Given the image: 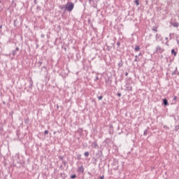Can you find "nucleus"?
<instances>
[{"label":"nucleus","instance_id":"473e14b6","mask_svg":"<svg viewBox=\"0 0 179 179\" xmlns=\"http://www.w3.org/2000/svg\"><path fill=\"white\" fill-rule=\"evenodd\" d=\"M117 95L119 97H120L122 96L121 93H118Z\"/></svg>","mask_w":179,"mask_h":179},{"label":"nucleus","instance_id":"1a4fd4ad","mask_svg":"<svg viewBox=\"0 0 179 179\" xmlns=\"http://www.w3.org/2000/svg\"><path fill=\"white\" fill-rule=\"evenodd\" d=\"M134 50H135V52L140 51V47L138 45H136Z\"/></svg>","mask_w":179,"mask_h":179},{"label":"nucleus","instance_id":"6ab92c4d","mask_svg":"<svg viewBox=\"0 0 179 179\" xmlns=\"http://www.w3.org/2000/svg\"><path fill=\"white\" fill-rule=\"evenodd\" d=\"M135 3H136L137 6H138V5H139V1H138V0H136V1H135Z\"/></svg>","mask_w":179,"mask_h":179},{"label":"nucleus","instance_id":"ddd939ff","mask_svg":"<svg viewBox=\"0 0 179 179\" xmlns=\"http://www.w3.org/2000/svg\"><path fill=\"white\" fill-rule=\"evenodd\" d=\"M152 31H155V32H157V27H154L152 28Z\"/></svg>","mask_w":179,"mask_h":179},{"label":"nucleus","instance_id":"6e6552de","mask_svg":"<svg viewBox=\"0 0 179 179\" xmlns=\"http://www.w3.org/2000/svg\"><path fill=\"white\" fill-rule=\"evenodd\" d=\"M172 26H174V27H178L179 23H178V22H173V23H172Z\"/></svg>","mask_w":179,"mask_h":179},{"label":"nucleus","instance_id":"f257e3e1","mask_svg":"<svg viewBox=\"0 0 179 179\" xmlns=\"http://www.w3.org/2000/svg\"><path fill=\"white\" fill-rule=\"evenodd\" d=\"M73 8H74V4L72 2H68L66 5V9H67L69 12H72Z\"/></svg>","mask_w":179,"mask_h":179},{"label":"nucleus","instance_id":"a18cd8bd","mask_svg":"<svg viewBox=\"0 0 179 179\" xmlns=\"http://www.w3.org/2000/svg\"><path fill=\"white\" fill-rule=\"evenodd\" d=\"M0 3H1V0H0Z\"/></svg>","mask_w":179,"mask_h":179},{"label":"nucleus","instance_id":"7ed1b4c3","mask_svg":"<svg viewBox=\"0 0 179 179\" xmlns=\"http://www.w3.org/2000/svg\"><path fill=\"white\" fill-rule=\"evenodd\" d=\"M157 52L159 54H162L163 53V52L164 51V48H162L160 45H157V50H156Z\"/></svg>","mask_w":179,"mask_h":179},{"label":"nucleus","instance_id":"a19ab883","mask_svg":"<svg viewBox=\"0 0 179 179\" xmlns=\"http://www.w3.org/2000/svg\"><path fill=\"white\" fill-rule=\"evenodd\" d=\"M43 69L46 70V67L45 66L42 67V69Z\"/></svg>","mask_w":179,"mask_h":179},{"label":"nucleus","instance_id":"b1692460","mask_svg":"<svg viewBox=\"0 0 179 179\" xmlns=\"http://www.w3.org/2000/svg\"><path fill=\"white\" fill-rule=\"evenodd\" d=\"M127 89H128L129 91H132V87H131V86L127 87Z\"/></svg>","mask_w":179,"mask_h":179},{"label":"nucleus","instance_id":"a211bd4d","mask_svg":"<svg viewBox=\"0 0 179 179\" xmlns=\"http://www.w3.org/2000/svg\"><path fill=\"white\" fill-rule=\"evenodd\" d=\"M122 65H123V64L122 62L118 64V66L120 68H121L122 66Z\"/></svg>","mask_w":179,"mask_h":179},{"label":"nucleus","instance_id":"2eb2a0df","mask_svg":"<svg viewBox=\"0 0 179 179\" xmlns=\"http://www.w3.org/2000/svg\"><path fill=\"white\" fill-rule=\"evenodd\" d=\"M179 130V125L176 126L175 131H178Z\"/></svg>","mask_w":179,"mask_h":179},{"label":"nucleus","instance_id":"4be33fe9","mask_svg":"<svg viewBox=\"0 0 179 179\" xmlns=\"http://www.w3.org/2000/svg\"><path fill=\"white\" fill-rule=\"evenodd\" d=\"M77 158H78V160H80L81 159V155H78Z\"/></svg>","mask_w":179,"mask_h":179},{"label":"nucleus","instance_id":"f3484780","mask_svg":"<svg viewBox=\"0 0 179 179\" xmlns=\"http://www.w3.org/2000/svg\"><path fill=\"white\" fill-rule=\"evenodd\" d=\"M16 54H17L16 51L13 50V52H12L13 56H15Z\"/></svg>","mask_w":179,"mask_h":179},{"label":"nucleus","instance_id":"20e7f679","mask_svg":"<svg viewBox=\"0 0 179 179\" xmlns=\"http://www.w3.org/2000/svg\"><path fill=\"white\" fill-rule=\"evenodd\" d=\"M156 41H162L163 37L160 34H157L156 35Z\"/></svg>","mask_w":179,"mask_h":179},{"label":"nucleus","instance_id":"a878e982","mask_svg":"<svg viewBox=\"0 0 179 179\" xmlns=\"http://www.w3.org/2000/svg\"><path fill=\"white\" fill-rule=\"evenodd\" d=\"M143 135H144V136H147V130H146V129L145 130V131H144V133H143Z\"/></svg>","mask_w":179,"mask_h":179},{"label":"nucleus","instance_id":"c85d7f7f","mask_svg":"<svg viewBox=\"0 0 179 179\" xmlns=\"http://www.w3.org/2000/svg\"><path fill=\"white\" fill-rule=\"evenodd\" d=\"M164 129H169V127H168V126H167V125H164Z\"/></svg>","mask_w":179,"mask_h":179},{"label":"nucleus","instance_id":"4468645a","mask_svg":"<svg viewBox=\"0 0 179 179\" xmlns=\"http://www.w3.org/2000/svg\"><path fill=\"white\" fill-rule=\"evenodd\" d=\"M135 57H136V59H135L134 62H139V60L138 59V55H136Z\"/></svg>","mask_w":179,"mask_h":179},{"label":"nucleus","instance_id":"39448f33","mask_svg":"<svg viewBox=\"0 0 179 179\" xmlns=\"http://www.w3.org/2000/svg\"><path fill=\"white\" fill-rule=\"evenodd\" d=\"M78 172L81 173H84V167L83 165L78 167Z\"/></svg>","mask_w":179,"mask_h":179},{"label":"nucleus","instance_id":"aec40b11","mask_svg":"<svg viewBox=\"0 0 179 179\" xmlns=\"http://www.w3.org/2000/svg\"><path fill=\"white\" fill-rule=\"evenodd\" d=\"M93 144H94V148H96L98 146V144L96 142H94Z\"/></svg>","mask_w":179,"mask_h":179},{"label":"nucleus","instance_id":"c9c22d12","mask_svg":"<svg viewBox=\"0 0 179 179\" xmlns=\"http://www.w3.org/2000/svg\"><path fill=\"white\" fill-rule=\"evenodd\" d=\"M165 40L168 42L169 38H168V37H166V38H165Z\"/></svg>","mask_w":179,"mask_h":179},{"label":"nucleus","instance_id":"dca6fc26","mask_svg":"<svg viewBox=\"0 0 179 179\" xmlns=\"http://www.w3.org/2000/svg\"><path fill=\"white\" fill-rule=\"evenodd\" d=\"M71 178L72 179H76V174L71 175Z\"/></svg>","mask_w":179,"mask_h":179},{"label":"nucleus","instance_id":"9b49d317","mask_svg":"<svg viewBox=\"0 0 179 179\" xmlns=\"http://www.w3.org/2000/svg\"><path fill=\"white\" fill-rule=\"evenodd\" d=\"M84 155H85L86 157H88V156L90 155V152H89L88 151L85 152Z\"/></svg>","mask_w":179,"mask_h":179},{"label":"nucleus","instance_id":"72a5a7b5","mask_svg":"<svg viewBox=\"0 0 179 179\" xmlns=\"http://www.w3.org/2000/svg\"><path fill=\"white\" fill-rule=\"evenodd\" d=\"M174 101H176L177 100V96H174V99H173Z\"/></svg>","mask_w":179,"mask_h":179},{"label":"nucleus","instance_id":"9d476101","mask_svg":"<svg viewBox=\"0 0 179 179\" xmlns=\"http://www.w3.org/2000/svg\"><path fill=\"white\" fill-rule=\"evenodd\" d=\"M171 53H172V55H174L175 57H176L177 52L175 51L174 49H173V50H171Z\"/></svg>","mask_w":179,"mask_h":179},{"label":"nucleus","instance_id":"c03bdc74","mask_svg":"<svg viewBox=\"0 0 179 179\" xmlns=\"http://www.w3.org/2000/svg\"><path fill=\"white\" fill-rule=\"evenodd\" d=\"M178 75L179 76V73H178Z\"/></svg>","mask_w":179,"mask_h":179},{"label":"nucleus","instance_id":"2f4dec72","mask_svg":"<svg viewBox=\"0 0 179 179\" xmlns=\"http://www.w3.org/2000/svg\"><path fill=\"white\" fill-rule=\"evenodd\" d=\"M172 75L174 76V75H176V71H174L172 73Z\"/></svg>","mask_w":179,"mask_h":179},{"label":"nucleus","instance_id":"f704fd0d","mask_svg":"<svg viewBox=\"0 0 179 179\" xmlns=\"http://www.w3.org/2000/svg\"><path fill=\"white\" fill-rule=\"evenodd\" d=\"M100 179H104V176H101Z\"/></svg>","mask_w":179,"mask_h":179},{"label":"nucleus","instance_id":"58836bf2","mask_svg":"<svg viewBox=\"0 0 179 179\" xmlns=\"http://www.w3.org/2000/svg\"><path fill=\"white\" fill-rule=\"evenodd\" d=\"M166 45L169 46V44L168 43V41H166Z\"/></svg>","mask_w":179,"mask_h":179},{"label":"nucleus","instance_id":"5701e85b","mask_svg":"<svg viewBox=\"0 0 179 179\" xmlns=\"http://www.w3.org/2000/svg\"><path fill=\"white\" fill-rule=\"evenodd\" d=\"M66 163H67L66 161H65V160H63V161H62V164H63L64 166L66 164Z\"/></svg>","mask_w":179,"mask_h":179},{"label":"nucleus","instance_id":"393cba45","mask_svg":"<svg viewBox=\"0 0 179 179\" xmlns=\"http://www.w3.org/2000/svg\"><path fill=\"white\" fill-rule=\"evenodd\" d=\"M102 99H103V96H99V101L102 100Z\"/></svg>","mask_w":179,"mask_h":179},{"label":"nucleus","instance_id":"f8f14e48","mask_svg":"<svg viewBox=\"0 0 179 179\" xmlns=\"http://www.w3.org/2000/svg\"><path fill=\"white\" fill-rule=\"evenodd\" d=\"M29 84H30L29 88L31 89V87H32V85H33V81H32L31 79L30 81H29Z\"/></svg>","mask_w":179,"mask_h":179},{"label":"nucleus","instance_id":"423d86ee","mask_svg":"<svg viewBox=\"0 0 179 179\" xmlns=\"http://www.w3.org/2000/svg\"><path fill=\"white\" fill-rule=\"evenodd\" d=\"M163 103H164V105L165 106H169V101H168V100H167L166 99H164L163 100Z\"/></svg>","mask_w":179,"mask_h":179},{"label":"nucleus","instance_id":"37998d69","mask_svg":"<svg viewBox=\"0 0 179 179\" xmlns=\"http://www.w3.org/2000/svg\"><path fill=\"white\" fill-rule=\"evenodd\" d=\"M96 80H99L98 76H96Z\"/></svg>","mask_w":179,"mask_h":179},{"label":"nucleus","instance_id":"7c9ffc66","mask_svg":"<svg viewBox=\"0 0 179 179\" xmlns=\"http://www.w3.org/2000/svg\"><path fill=\"white\" fill-rule=\"evenodd\" d=\"M38 64H39V66H41V65H42V62H38Z\"/></svg>","mask_w":179,"mask_h":179},{"label":"nucleus","instance_id":"ea45409f","mask_svg":"<svg viewBox=\"0 0 179 179\" xmlns=\"http://www.w3.org/2000/svg\"><path fill=\"white\" fill-rule=\"evenodd\" d=\"M141 55H142V54H141V52H140V54L138 55V57H140Z\"/></svg>","mask_w":179,"mask_h":179},{"label":"nucleus","instance_id":"412c9836","mask_svg":"<svg viewBox=\"0 0 179 179\" xmlns=\"http://www.w3.org/2000/svg\"><path fill=\"white\" fill-rule=\"evenodd\" d=\"M49 133L48 130H45L44 134L45 135H48Z\"/></svg>","mask_w":179,"mask_h":179},{"label":"nucleus","instance_id":"e433bc0d","mask_svg":"<svg viewBox=\"0 0 179 179\" xmlns=\"http://www.w3.org/2000/svg\"><path fill=\"white\" fill-rule=\"evenodd\" d=\"M128 75H129L128 72H126L125 73V76H128Z\"/></svg>","mask_w":179,"mask_h":179},{"label":"nucleus","instance_id":"4c0bfd02","mask_svg":"<svg viewBox=\"0 0 179 179\" xmlns=\"http://www.w3.org/2000/svg\"><path fill=\"white\" fill-rule=\"evenodd\" d=\"M16 22H17V20H14V25H15V26Z\"/></svg>","mask_w":179,"mask_h":179},{"label":"nucleus","instance_id":"0eeeda50","mask_svg":"<svg viewBox=\"0 0 179 179\" xmlns=\"http://www.w3.org/2000/svg\"><path fill=\"white\" fill-rule=\"evenodd\" d=\"M66 5H62L59 6V9H61V10H63L64 9H66Z\"/></svg>","mask_w":179,"mask_h":179},{"label":"nucleus","instance_id":"bb28decb","mask_svg":"<svg viewBox=\"0 0 179 179\" xmlns=\"http://www.w3.org/2000/svg\"><path fill=\"white\" fill-rule=\"evenodd\" d=\"M59 159H60L62 162L64 161V157H63V156L59 157Z\"/></svg>","mask_w":179,"mask_h":179},{"label":"nucleus","instance_id":"c756f323","mask_svg":"<svg viewBox=\"0 0 179 179\" xmlns=\"http://www.w3.org/2000/svg\"><path fill=\"white\" fill-rule=\"evenodd\" d=\"M15 51L18 52L19 51V48L17 47L16 49L15 50Z\"/></svg>","mask_w":179,"mask_h":179},{"label":"nucleus","instance_id":"f03ea898","mask_svg":"<svg viewBox=\"0 0 179 179\" xmlns=\"http://www.w3.org/2000/svg\"><path fill=\"white\" fill-rule=\"evenodd\" d=\"M89 3L92 8L97 9V1H95L94 0H89Z\"/></svg>","mask_w":179,"mask_h":179},{"label":"nucleus","instance_id":"cd10ccee","mask_svg":"<svg viewBox=\"0 0 179 179\" xmlns=\"http://www.w3.org/2000/svg\"><path fill=\"white\" fill-rule=\"evenodd\" d=\"M176 41H177L178 45H179V38H177Z\"/></svg>","mask_w":179,"mask_h":179},{"label":"nucleus","instance_id":"79ce46f5","mask_svg":"<svg viewBox=\"0 0 179 179\" xmlns=\"http://www.w3.org/2000/svg\"><path fill=\"white\" fill-rule=\"evenodd\" d=\"M0 29H2V26H0Z\"/></svg>","mask_w":179,"mask_h":179}]
</instances>
